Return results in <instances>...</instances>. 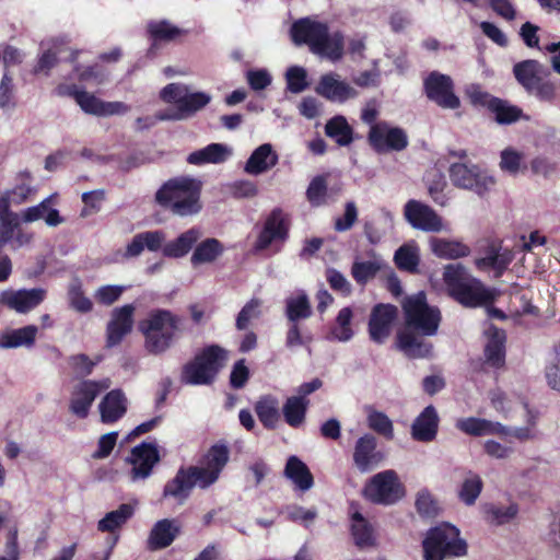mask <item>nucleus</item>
I'll return each instance as SVG.
<instances>
[{
    "label": "nucleus",
    "instance_id": "f257e3e1",
    "mask_svg": "<svg viewBox=\"0 0 560 560\" xmlns=\"http://www.w3.org/2000/svg\"><path fill=\"white\" fill-rule=\"evenodd\" d=\"M229 459L228 445L215 443L201 456L198 466L180 467L177 470L174 478L164 485L162 498H172L178 504H184L196 486L207 489L217 482Z\"/></svg>",
    "mask_w": 560,
    "mask_h": 560
},
{
    "label": "nucleus",
    "instance_id": "f03ea898",
    "mask_svg": "<svg viewBox=\"0 0 560 560\" xmlns=\"http://www.w3.org/2000/svg\"><path fill=\"white\" fill-rule=\"evenodd\" d=\"M138 329L144 337L147 351L158 355L170 349L182 336L184 318L170 310L154 308L139 322Z\"/></svg>",
    "mask_w": 560,
    "mask_h": 560
},
{
    "label": "nucleus",
    "instance_id": "7ed1b4c3",
    "mask_svg": "<svg viewBox=\"0 0 560 560\" xmlns=\"http://www.w3.org/2000/svg\"><path fill=\"white\" fill-rule=\"evenodd\" d=\"M201 183L188 176L166 180L155 192L156 203L177 217H189L200 212Z\"/></svg>",
    "mask_w": 560,
    "mask_h": 560
},
{
    "label": "nucleus",
    "instance_id": "20e7f679",
    "mask_svg": "<svg viewBox=\"0 0 560 560\" xmlns=\"http://www.w3.org/2000/svg\"><path fill=\"white\" fill-rule=\"evenodd\" d=\"M291 37L296 45H307L310 50L332 61L343 56V36L336 32L329 34L327 24L312 21L308 18L300 19L291 26Z\"/></svg>",
    "mask_w": 560,
    "mask_h": 560
},
{
    "label": "nucleus",
    "instance_id": "39448f33",
    "mask_svg": "<svg viewBox=\"0 0 560 560\" xmlns=\"http://www.w3.org/2000/svg\"><path fill=\"white\" fill-rule=\"evenodd\" d=\"M200 237V230L191 228L162 246L165 240L162 231L141 232L136 234L127 245L125 257H137L147 248L150 252L162 249L163 256L167 258H182L192 249Z\"/></svg>",
    "mask_w": 560,
    "mask_h": 560
},
{
    "label": "nucleus",
    "instance_id": "423d86ee",
    "mask_svg": "<svg viewBox=\"0 0 560 560\" xmlns=\"http://www.w3.org/2000/svg\"><path fill=\"white\" fill-rule=\"evenodd\" d=\"M443 280L450 295L464 306L477 307L494 301L493 293L481 281L470 277L460 264L447 265Z\"/></svg>",
    "mask_w": 560,
    "mask_h": 560
},
{
    "label": "nucleus",
    "instance_id": "0eeeda50",
    "mask_svg": "<svg viewBox=\"0 0 560 560\" xmlns=\"http://www.w3.org/2000/svg\"><path fill=\"white\" fill-rule=\"evenodd\" d=\"M422 548L424 560H445L467 555V542L460 538L459 529L445 522L428 530Z\"/></svg>",
    "mask_w": 560,
    "mask_h": 560
},
{
    "label": "nucleus",
    "instance_id": "6e6552de",
    "mask_svg": "<svg viewBox=\"0 0 560 560\" xmlns=\"http://www.w3.org/2000/svg\"><path fill=\"white\" fill-rule=\"evenodd\" d=\"M406 328L413 329L423 336L438 332L442 316L439 307L428 304L423 291L406 296L401 303Z\"/></svg>",
    "mask_w": 560,
    "mask_h": 560
},
{
    "label": "nucleus",
    "instance_id": "1a4fd4ad",
    "mask_svg": "<svg viewBox=\"0 0 560 560\" xmlns=\"http://www.w3.org/2000/svg\"><path fill=\"white\" fill-rule=\"evenodd\" d=\"M224 358V350L217 345L203 348L200 353L183 366L180 381L190 385L212 384L222 368Z\"/></svg>",
    "mask_w": 560,
    "mask_h": 560
},
{
    "label": "nucleus",
    "instance_id": "9d476101",
    "mask_svg": "<svg viewBox=\"0 0 560 560\" xmlns=\"http://www.w3.org/2000/svg\"><path fill=\"white\" fill-rule=\"evenodd\" d=\"M363 497L371 503L392 505L405 497V487L395 470L388 469L375 474L365 483Z\"/></svg>",
    "mask_w": 560,
    "mask_h": 560
},
{
    "label": "nucleus",
    "instance_id": "9b49d317",
    "mask_svg": "<svg viewBox=\"0 0 560 560\" xmlns=\"http://www.w3.org/2000/svg\"><path fill=\"white\" fill-rule=\"evenodd\" d=\"M291 220L281 208H275L266 217L262 228L253 245L255 253H261L272 245L284 244L290 235Z\"/></svg>",
    "mask_w": 560,
    "mask_h": 560
},
{
    "label": "nucleus",
    "instance_id": "f8f14e48",
    "mask_svg": "<svg viewBox=\"0 0 560 560\" xmlns=\"http://www.w3.org/2000/svg\"><path fill=\"white\" fill-rule=\"evenodd\" d=\"M368 143L376 153L383 154L405 150L409 144V139L406 130L401 127H394L387 121L381 120L370 127Z\"/></svg>",
    "mask_w": 560,
    "mask_h": 560
},
{
    "label": "nucleus",
    "instance_id": "ddd939ff",
    "mask_svg": "<svg viewBox=\"0 0 560 560\" xmlns=\"http://www.w3.org/2000/svg\"><path fill=\"white\" fill-rule=\"evenodd\" d=\"M454 89L452 78L439 71L430 72L423 80V92L427 98L444 109L460 107V100Z\"/></svg>",
    "mask_w": 560,
    "mask_h": 560
},
{
    "label": "nucleus",
    "instance_id": "4468645a",
    "mask_svg": "<svg viewBox=\"0 0 560 560\" xmlns=\"http://www.w3.org/2000/svg\"><path fill=\"white\" fill-rule=\"evenodd\" d=\"M398 316V308L389 303L375 304L368 322L371 341L383 345L392 334L393 325Z\"/></svg>",
    "mask_w": 560,
    "mask_h": 560
},
{
    "label": "nucleus",
    "instance_id": "2eb2a0df",
    "mask_svg": "<svg viewBox=\"0 0 560 560\" xmlns=\"http://www.w3.org/2000/svg\"><path fill=\"white\" fill-rule=\"evenodd\" d=\"M448 173L454 186L475 190L478 195H483L495 184L494 178L481 174L477 165L453 163Z\"/></svg>",
    "mask_w": 560,
    "mask_h": 560
},
{
    "label": "nucleus",
    "instance_id": "dca6fc26",
    "mask_svg": "<svg viewBox=\"0 0 560 560\" xmlns=\"http://www.w3.org/2000/svg\"><path fill=\"white\" fill-rule=\"evenodd\" d=\"M384 459L385 454L377 448V440L373 434L365 433L355 441L352 460L361 474L374 470Z\"/></svg>",
    "mask_w": 560,
    "mask_h": 560
},
{
    "label": "nucleus",
    "instance_id": "f3484780",
    "mask_svg": "<svg viewBox=\"0 0 560 560\" xmlns=\"http://www.w3.org/2000/svg\"><path fill=\"white\" fill-rule=\"evenodd\" d=\"M160 459L159 450L155 444L142 442L132 447L130 456L126 458L132 465L130 478L132 480L147 479Z\"/></svg>",
    "mask_w": 560,
    "mask_h": 560
},
{
    "label": "nucleus",
    "instance_id": "a211bd4d",
    "mask_svg": "<svg viewBox=\"0 0 560 560\" xmlns=\"http://www.w3.org/2000/svg\"><path fill=\"white\" fill-rule=\"evenodd\" d=\"M404 215L415 229L425 232H439L442 229V220L429 206L411 199L404 207Z\"/></svg>",
    "mask_w": 560,
    "mask_h": 560
},
{
    "label": "nucleus",
    "instance_id": "6ab92c4d",
    "mask_svg": "<svg viewBox=\"0 0 560 560\" xmlns=\"http://www.w3.org/2000/svg\"><path fill=\"white\" fill-rule=\"evenodd\" d=\"M135 306L126 304L112 312L110 320L106 326V346L108 348L119 345L133 326Z\"/></svg>",
    "mask_w": 560,
    "mask_h": 560
},
{
    "label": "nucleus",
    "instance_id": "aec40b11",
    "mask_svg": "<svg viewBox=\"0 0 560 560\" xmlns=\"http://www.w3.org/2000/svg\"><path fill=\"white\" fill-rule=\"evenodd\" d=\"M46 291L40 288L4 290L0 293V304L18 313H27L45 299Z\"/></svg>",
    "mask_w": 560,
    "mask_h": 560
},
{
    "label": "nucleus",
    "instance_id": "412c9836",
    "mask_svg": "<svg viewBox=\"0 0 560 560\" xmlns=\"http://www.w3.org/2000/svg\"><path fill=\"white\" fill-rule=\"evenodd\" d=\"M106 387L96 381H82L72 392L70 411L80 419L86 418L93 401Z\"/></svg>",
    "mask_w": 560,
    "mask_h": 560
},
{
    "label": "nucleus",
    "instance_id": "4be33fe9",
    "mask_svg": "<svg viewBox=\"0 0 560 560\" xmlns=\"http://www.w3.org/2000/svg\"><path fill=\"white\" fill-rule=\"evenodd\" d=\"M75 102L85 114L97 117L126 114L130 109V107L122 102H106L86 91H82V93L78 94Z\"/></svg>",
    "mask_w": 560,
    "mask_h": 560
},
{
    "label": "nucleus",
    "instance_id": "5701e85b",
    "mask_svg": "<svg viewBox=\"0 0 560 560\" xmlns=\"http://www.w3.org/2000/svg\"><path fill=\"white\" fill-rule=\"evenodd\" d=\"M417 330L405 328L398 331L396 337L397 348L409 359L430 358L433 345L425 341Z\"/></svg>",
    "mask_w": 560,
    "mask_h": 560
},
{
    "label": "nucleus",
    "instance_id": "b1692460",
    "mask_svg": "<svg viewBox=\"0 0 560 560\" xmlns=\"http://www.w3.org/2000/svg\"><path fill=\"white\" fill-rule=\"evenodd\" d=\"M439 424V413L433 405H429L413 420L411 438L417 442H432L438 435Z\"/></svg>",
    "mask_w": 560,
    "mask_h": 560
},
{
    "label": "nucleus",
    "instance_id": "393cba45",
    "mask_svg": "<svg viewBox=\"0 0 560 560\" xmlns=\"http://www.w3.org/2000/svg\"><path fill=\"white\" fill-rule=\"evenodd\" d=\"M210 102V96L203 92L187 94L178 100L177 109H165L156 113V119L160 120H179L187 115H191Z\"/></svg>",
    "mask_w": 560,
    "mask_h": 560
},
{
    "label": "nucleus",
    "instance_id": "a878e982",
    "mask_svg": "<svg viewBox=\"0 0 560 560\" xmlns=\"http://www.w3.org/2000/svg\"><path fill=\"white\" fill-rule=\"evenodd\" d=\"M456 428L463 433L476 438L485 435L506 436L510 434V430L502 423L477 417L457 420Z\"/></svg>",
    "mask_w": 560,
    "mask_h": 560
},
{
    "label": "nucleus",
    "instance_id": "bb28decb",
    "mask_svg": "<svg viewBox=\"0 0 560 560\" xmlns=\"http://www.w3.org/2000/svg\"><path fill=\"white\" fill-rule=\"evenodd\" d=\"M315 91L326 100L340 103L357 96V91L348 83L339 81L335 73L322 75Z\"/></svg>",
    "mask_w": 560,
    "mask_h": 560
},
{
    "label": "nucleus",
    "instance_id": "cd10ccee",
    "mask_svg": "<svg viewBox=\"0 0 560 560\" xmlns=\"http://www.w3.org/2000/svg\"><path fill=\"white\" fill-rule=\"evenodd\" d=\"M101 421L115 423L127 412V400L121 389L108 392L100 402Z\"/></svg>",
    "mask_w": 560,
    "mask_h": 560
},
{
    "label": "nucleus",
    "instance_id": "c85d7f7f",
    "mask_svg": "<svg viewBox=\"0 0 560 560\" xmlns=\"http://www.w3.org/2000/svg\"><path fill=\"white\" fill-rule=\"evenodd\" d=\"M278 154L270 143H264L253 151L245 164V172L259 175L267 172L278 163Z\"/></svg>",
    "mask_w": 560,
    "mask_h": 560
},
{
    "label": "nucleus",
    "instance_id": "c756f323",
    "mask_svg": "<svg viewBox=\"0 0 560 560\" xmlns=\"http://www.w3.org/2000/svg\"><path fill=\"white\" fill-rule=\"evenodd\" d=\"M38 328L27 325L18 329H8L0 334V348L12 349L19 347L30 348L34 346Z\"/></svg>",
    "mask_w": 560,
    "mask_h": 560
},
{
    "label": "nucleus",
    "instance_id": "7c9ffc66",
    "mask_svg": "<svg viewBox=\"0 0 560 560\" xmlns=\"http://www.w3.org/2000/svg\"><path fill=\"white\" fill-rule=\"evenodd\" d=\"M284 476L294 483L296 489L303 492L314 486V477L310 468L295 455L288 458L284 467Z\"/></svg>",
    "mask_w": 560,
    "mask_h": 560
},
{
    "label": "nucleus",
    "instance_id": "2f4dec72",
    "mask_svg": "<svg viewBox=\"0 0 560 560\" xmlns=\"http://www.w3.org/2000/svg\"><path fill=\"white\" fill-rule=\"evenodd\" d=\"M231 151L225 144L222 143H210L207 147L191 152L187 162L192 165H203V164H220L228 160Z\"/></svg>",
    "mask_w": 560,
    "mask_h": 560
},
{
    "label": "nucleus",
    "instance_id": "473e14b6",
    "mask_svg": "<svg viewBox=\"0 0 560 560\" xmlns=\"http://www.w3.org/2000/svg\"><path fill=\"white\" fill-rule=\"evenodd\" d=\"M542 66L539 61L534 59H527L520 61L513 67V74L520 85L528 93L535 84L541 79Z\"/></svg>",
    "mask_w": 560,
    "mask_h": 560
},
{
    "label": "nucleus",
    "instance_id": "72a5a7b5",
    "mask_svg": "<svg viewBox=\"0 0 560 560\" xmlns=\"http://www.w3.org/2000/svg\"><path fill=\"white\" fill-rule=\"evenodd\" d=\"M224 252L223 244L214 237H209L195 245L194 253L190 257V262L194 267L212 264Z\"/></svg>",
    "mask_w": 560,
    "mask_h": 560
},
{
    "label": "nucleus",
    "instance_id": "f704fd0d",
    "mask_svg": "<svg viewBox=\"0 0 560 560\" xmlns=\"http://www.w3.org/2000/svg\"><path fill=\"white\" fill-rule=\"evenodd\" d=\"M178 528L173 526L172 521L164 518L156 522L150 532L148 546L150 550H160L168 547L175 540Z\"/></svg>",
    "mask_w": 560,
    "mask_h": 560
},
{
    "label": "nucleus",
    "instance_id": "c9c22d12",
    "mask_svg": "<svg viewBox=\"0 0 560 560\" xmlns=\"http://www.w3.org/2000/svg\"><path fill=\"white\" fill-rule=\"evenodd\" d=\"M255 412L267 430H275L280 419L279 401L272 395L261 396L255 404Z\"/></svg>",
    "mask_w": 560,
    "mask_h": 560
},
{
    "label": "nucleus",
    "instance_id": "e433bc0d",
    "mask_svg": "<svg viewBox=\"0 0 560 560\" xmlns=\"http://www.w3.org/2000/svg\"><path fill=\"white\" fill-rule=\"evenodd\" d=\"M351 535L355 546L366 548L375 546L376 538L372 524L360 513L354 512L351 515Z\"/></svg>",
    "mask_w": 560,
    "mask_h": 560
},
{
    "label": "nucleus",
    "instance_id": "4c0bfd02",
    "mask_svg": "<svg viewBox=\"0 0 560 560\" xmlns=\"http://www.w3.org/2000/svg\"><path fill=\"white\" fill-rule=\"evenodd\" d=\"M310 399L305 397H288L282 406L284 421L291 428L301 427L306 418Z\"/></svg>",
    "mask_w": 560,
    "mask_h": 560
},
{
    "label": "nucleus",
    "instance_id": "58836bf2",
    "mask_svg": "<svg viewBox=\"0 0 560 560\" xmlns=\"http://www.w3.org/2000/svg\"><path fill=\"white\" fill-rule=\"evenodd\" d=\"M135 514V508L129 503H122L117 510L105 514L97 522V529L102 533H114L124 526Z\"/></svg>",
    "mask_w": 560,
    "mask_h": 560
},
{
    "label": "nucleus",
    "instance_id": "ea45409f",
    "mask_svg": "<svg viewBox=\"0 0 560 560\" xmlns=\"http://www.w3.org/2000/svg\"><path fill=\"white\" fill-rule=\"evenodd\" d=\"M325 135L340 147H347L353 141V128L341 115L334 116L326 122Z\"/></svg>",
    "mask_w": 560,
    "mask_h": 560
},
{
    "label": "nucleus",
    "instance_id": "a19ab883",
    "mask_svg": "<svg viewBox=\"0 0 560 560\" xmlns=\"http://www.w3.org/2000/svg\"><path fill=\"white\" fill-rule=\"evenodd\" d=\"M486 362L491 368L501 369L505 364V335L495 330L485 347Z\"/></svg>",
    "mask_w": 560,
    "mask_h": 560
},
{
    "label": "nucleus",
    "instance_id": "79ce46f5",
    "mask_svg": "<svg viewBox=\"0 0 560 560\" xmlns=\"http://www.w3.org/2000/svg\"><path fill=\"white\" fill-rule=\"evenodd\" d=\"M431 248L435 256L444 259H457L470 254V248L459 241L432 238Z\"/></svg>",
    "mask_w": 560,
    "mask_h": 560
},
{
    "label": "nucleus",
    "instance_id": "37998d69",
    "mask_svg": "<svg viewBox=\"0 0 560 560\" xmlns=\"http://www.w3.org/2000/svg\"><path fill=\"white\" fill-rule=\"evenodd\" d=\"M394 262L400 271L417 273L420 264L418 246L409 243L401 245L395 252Z\"/></svg>",
    "mask_w": 560,
    "mask_h": 560
},
{
    "label": "nucleus",
    "instance_id": "c03bdc74",
    "mask_svg": "<svg viewBox=\"0 0 560 560\" xmlns=\"http://www.w3.org/2000/svg\"><path fill=\"white\" fill-rule=\"evenodd\" d=\"M490 113L494 115V120L499 125H511L518 121L523 116V109L511 104L506 100L498 97L490 104Z\"/></svg>",
    "mask_w": 560,
    "mask_h": 560
},
{
    "label": "nucleus",
    "instance_id": "a18cd8bd",
    "mask_svg": "<svg viewBox=\"0 0 560 560\" xmlns=\"http://www.w3.org/2000/svg\"><path fill=\"white\" fill-rule=\"evenodd\" d=\"M312 313L310 299L304 292L285 300V316L289 322L299 323L311 317Z\"/></svg>",
    "mask_w": 560,
    "mask_h": 560
},
{
    "label": "nucleus",
    "instance_id": "49530a36",
    "mask_svg": "<svg viewBox=\"0 0 560 560\" xmlns=\"http://www.w3.org/2000/svg\"><path fill=\"white\" fill-rule=\"evenodd\" d=\"M147 32L154 43L172 42L184 33L183 30L166 20L151 21L147 26Z\"/></svg>",
    "mask_w": 560,
    "mask_h": 560
},
{
    "label": "nucleus",
    "instance_id": "de8ad7c7",
    "mask_svg": "<svg viewBox=\"0 0 560 560\" xmlns=\"http://www.w3.org/2000/svg\"><path fill=\"white\" fill-rule=\"evenodd\" d=\"M368 425L377 434L384 436L386 440L394 439V425L388 416L373 407H366Z\"/></svg>",
    "mask_w": 560,
    "mask_h": 560
},
{
    "label": "nucleus",
    "instance_id": "09e8293b",
    "mask_svg": "<svg viewBox=\"0 0 560 560\" xmlns=\"http://www.w3.org/2000/svg\"><path fill=\"white\" fill-rule=\"evenodd\" d=\"M328 174L315 176L308 184L306 189V199L313 207H320L326 203L328 191L327 186Z\"/></svg>",
    "mask_w": 560,
    "mask_h": 560
},
{
    "label": "nucleus",
    "instance_id": "8fccbe9b",
    "mask_svg": "<svg viewBox=\"0 0 560 560\" xmlns=\"http://www.w3.org/2000/svg\"><path fill=\"white\" fill-rule=\"evenodd\" d=\"M469 475L470 476L463 481L458 492L460 501L466 505L475 504L483 488V482L480 476L472 472H469Z\"/></svg>",
    "mask_w": 560,
    "mask_h": 560
},
{
    "label": "nucleus",
    "instance_id": "3c124183",
    "mask_svg": "<svg viewBox=\"0 0 560 560\" xmlns=\"http://www.w3.org/2000/svg\"><path fill=\"white\" fill-rule=\"evenodd\" d=\"M381 270L380 262L375 260L354 261L351 267V276L360 285H365L369 280L375 278Z\"/></svg>",
    "mask_w": 560,
    "mask_h": 560
},
{
    "label": "nucleus",
    "instance_id": "603ef678",
    "mask_svg": "<svg viewBox=\"0 0 560 560\" xmlns=\"http://www.w3.org/2000/svg\"><path fill=\"white\" fill-rule=\"evenodd\" d=\"M353 317V312L351 307H342L337 317V328H335L334 334L336 338L340 341H348L353 336V330L351 328V320Z\"/></svg>",
    "mask_w": 560,
    "mask_h": 560
},
{
    "label": "nucleus",
    "instance_id": "864d4df0",
    "mask_svg": "<svg viewBox=\"0 0 560 560\" xmlns=\"http://www.w3.org/2000/svg\"><path fill=\"white\" fill-rule=\"evenodd\" d=\"M260 306L261 301L258 299H252L249 300L243 308L240 311L237 317H236V328L238 330H245L250 320L254 318H258L260 315Z\"/></svg>",
    "mask_w": 560,
    "mask_h": 560
},
{
    "label": "nucleus",
    "instance_id": "5fc2aeb1",
    "mask_svg": "<svg viewBox=\"0 0 560 560\" xmlns=\"http://www.w3.org/2000/svg\"><path fill=\"white\" fill-rule=\"evenodd\" d=\"M287 89L292 93H301L307 89V73L302 67H291L287 70Z\"/></svg>",
    "mask_w": 560,
    "mask_h": 560
},
{
    "label": "nucleus",
    "instance_id": "6e6d98bb",
    "mask_svg": "<svg viewBox=\"0 0 560 560\" xmlns=\"http://www.w3.org/2000/svg\"><path fill=\"white\" fill-rule=\"evenodd\" d=\"M325 276L329 287L335 292L341 294L342 296H349L352 293L351 283L339 270L335 268H328Z\"/></svg>",
    "mask_w": 560,
    "mask_h": 560
},
{
    "label": "nucleus",
    "instance_id": "4d7b16f0",
    "mask_svg": "<svg viewBox=\"0 0 560 560\" xmlns=\"http://www.w3.org/2000/svg\"><path fill=\"white\" fill-rule=\"evenodd\" d=\"M20 226L19 214H10L9 218L0 220V248H4L13 241L14 234Z\"/></svg>",
    "mask_w": 560,
    "mask_h": 560
},
{
    "label": "nucleus",
    "instance_id": "13d9d810",
    "mask_svg": "<svg viewBox=\"0 0 560 560\" xmlns=\"http://www.w3.org/2000/svg\"><path fill=\"white\" fill-rule=\"evenodd\" d=\"M523 154L512 148H506L501 152L500 167L503 172L516 175L521 170Z\"/></svg>",
    "mask_w": 560,
    "mask_h": 560
},
{
    "label": "nucleus",
    "instance_id": "bf43d9fd",
    "mask_svg": "<svg viewBox=\"0 0 560 560\" xmlns=\"http://www.w3.org/2000/svg\"><path fill=\"white\" fill-rule=\"evenodd\" d=\"M70 306L79 313H89L93 308L92 301L85 296L81 285H72L69 289Z\"/></svg>",
    "mask_w": 560,
    "mask_h": 560
},
{
    "label": "nucleus",
    "instance_id": "052dcab7",
    "mask_svg": "<svg viewBox=\"0 0 560 560\" xmlns=\"http://www.w3.org/2000/svg\"><path fill=\"white\" fill-rule=\"evenodd\" d=\"M528 94L535 95L540 102L552 104L557 100V86L552 81L541 78Z\"/></svg>",
    "mask_w": 560,
    "mask_h": 560
},
{
    "label": "nucleus",
    "instance_id": "680f3d73",
    "mask_svg": "<svg viewBox=\"0 0 560 560\" xmlns=\"http://www.w3.org/2000/svg\"><path fill=\"white\" fill-rule=\"evenodd\" d=\"M446 186L444 175L440 172H434L428 178V191L433 201L438 205L444 206L445 196L443 190Z\"/></svg>",
    "mask_w": 560,
    "mask_h": 560
},
{
    "label": "nucleus",
    "instance_id": "e2e57ef3",
    "mask_svg": "<svg viewBox=\"0 0 560 560\" xmlns=\"http://www.w3.org/2000/svg\"><path fill=\"white\" fill-rule=\"evenodd\" d=\"M358 220V210L353 201H349L345 206V213L335 220L334 229L337 232L349 231Z\"/></svg>",
    "mask_w": 560,
    "mask_h": 560
},
{
    "label": "nucleus",
    "instance_id": "0e129e2a",
    "mask_svg": "<svg viewBox=\"0 0 560 560\" xmlns=\"http://www.w3.org/2000/svg\"><path fill=\"white\" fill-rule=\"evenodd\" d=\"M246 80L249 88L254 91H261L271 84L272 78L265 69L248 70Z\"/></svg>",
    "mask_w": 560,
    "mask_h": 560
},
{
    "label": "nucleus",
    "instance_id": "69168bd1",
    "mask_svg": "<svg viewBox=\"0 0 560 560\" xmlns=\"http://www.w3.org/2000/svg\"><path fill=\"white\" fill-rule=\"evenodd\" d=\"M69 364L78 376H88L92 373L95 362H93L86 354L79 353L69 358Z\"/></svg>",
    "mask_w": 560,
    "mask_h": 560
},
{
    "label": "nucleus",
    "instance_id": "338daca9",
    "mask_svg": "<svg viewBox=\"0 0 560 560\" xmlns=\"http://www.w3.org/2000/svg\"><path fill=\"white\" fill-rule=\"evenodd\" d=\"M117 438V432H109L102 435L97 443V450L92 454V458L103 459L108 457L116 445Z\"/></svg>",
    "mask_w": 560,
    "mask_h": 560
},
{
    "label": "nucleus",
    "instance_id": "774afa93",
    "mask_svg": "<svg viewBox=\"0 0 560 560\" xmlns=\"http://www.w3.org/2000/svg\"><path fill=\"white\" fill-rule=\"evenodd\" d=\"M490 9L500 18L513 21L516 18V9L512 0H486Z\"/></svg>",
    "mask_w": 560,
    "mask_h": 560
}]
</instances>
